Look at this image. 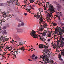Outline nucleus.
<instances>
[{
    "mask_svg": "<svg viewBox=\"0 0 64 64\" xmlns=\"http://www.w3.org/2000/svg\"><path fill=\"white\" fill-rule=\"evenodd\" d=\"M14 2V0H12L11 1V2L12 3V4H14V3H13Z\"/></svg>",
    "mask_w": 64,
    "mask_h": 64,
    "instance_id": "nucleus-35",
    "label": "nucleus"
},
{
    "mask_svg": "<svg viewBox=\"0 0 64 64\" xmlns=\"http://www.w3.org/2000/svg\"><path fill=\"white\" fill-rule=\"evenodd\" d=\"M21 26V24H18V27H20Z\"/></svg>",
    "mask_w": 64,
    "mask_h": 64,
    "instance_id": "nucleus-26",
    "label": "nucleus"
},
{
    "mask_svg": "<svg viewBox=\"0 0 64 64\" xmlns=\"http://www.w3.org/2000/svg\"><path fill=\"white\" fill-rule=\"evenodd\" d=\"M24 23L23 22H22L21 24V26H24Z\"/></svg>",
    "mask_w": 64,
    "mask_h": 64,
    "instance_id": "nucleus-25",
    "label": "nucleus"
},
{
    "mask_svg": "<svg viewBox=\"0 0 64 64\" xmlns=\"http://www.w3.org/2000/svg\"><path fill=\"white\" fill-rule=\"evenodd\" d=\"M38 58V57H37V56H35V58H34V59H37Z\"/></svg>",
    "mask_w": 64,
    "mask_h": 64,
    "instance_id": "nucleus-44",
    "label": "nucleus"
},
{
    "mask_svg": "<svg viewBox=\"0 0 64 64\" xmlns=\"http://www.w3.org/2000/svg\"><path fill=\"white\" fill-rule=\"evenodd\" d=\"M55 16H56V17H58L59 20H60V17H58V16H57V15L54 16V17H55Z\"/></svg>",
    "mask_w": 64,
    "mask_h": 64,
    "instance_id": "nucleus-22",
    "label": "nucleus"
},
{
    "mask_svg": "<svg viewBox=\"0 0 64 64\" xmlns=\"http://www.w3.org/2000/svg\"><path fill=\"white\" fill-rule=\"evenodd\" d=\"M47 56L46 55H44V56L42 55L41 57L40 56V59H41V58H42L43 59V61H45L44 62V64H47V63H51V64H52V63H54V62L52 60H50V61H49V58H47Z\"/></svg>",
    "mask_w": 64,
    "mask_h": 64,
    "instance_id": "nucleus-1",
    "label": "nucleus"
},
{
    "mask_svg": "<svg viewBox=\"0 0 64 64\" xmlns=\"http://www.w3.org/2000/svg\"><path fill=\"white\" fill-rule=\"evenodd\" d=\"M24 3L25 5H27V0H25L24 1Z\"/></svg>",
    "mask_w": 64,
    "mask_h": 64,
    "instance_id": "nucleus-16",
    "label": "nucleus"
},
{
    "mask_svg": "<svg viewBox=\"0 0 64 64\" xmlns=\"http://www.w3.org/2000/svg\"><path fill=\"white\" fill-rule=\"evenodd\" d=\"M50 20H51V19H50V18L48 19V21H50Z\"/></svg>",
    "mask_w": 64,
    "mask_h": 64,
    "instance_id": "nucleus-52",
    "label": "nucleus"
},
{
    "mask_svg": "<svg viewBox=\"0 0 64 64\" xmlns=\"http://www.w3.org/2000/svg\"><path fill=\"white\" fill-rule=\"evenodd\" d=\"M53 25L54 26H56V24L55 23H53Z\"/></svg>",
    "mask_w": 64,
    "mask_h": 64,
    "instance_id": "nucleus-38",
    "label": "nucleus"
},
{
    "mask_svg": "<svg viewBox=\"0 0 64 64\" xmlns=\"http://www.w3.org/2000/svg\"><path fill=\"white\" fill-rule=\"evenodd\" d=\"M35 16L36 17H39V16H37V14H36Z\"/></svg>",
    "mask_w": 64,
    "mask_h": 64,
    "instance_id": "nucleus-48",
    "label": "nucleus"
},
{
    "mask_svg": "<svg viewBox=\"0 0 64 64\" xmlns=\"http://www.w3.org/2000/svg\"><path fill=\"white\" fill-rule=\"evenodd\" d=\"M59 1H60V3H61V1L60 0H59Z\"/></svg>",
    "mask_w": 64,
    "mask_h": 64,
    "instance_id": "nucleus-56",
    "label": "nucleus"
},
{
    "mask_svg": "<svg viewBox=\"0 0 64 64\" xmlns=\"http://www.w3.org/2000/svg\"><path fill=\"white\" fill-rule=\"evenodd\" d=\"M59 24H61V22H59Z\"/></svg>",
    "mask_w": 64,
    "mask_h": 64,
    "instance_id": "nucleus-55",
    "label": "nucleus"
},
{
    "mask_svg": "<svg viewBox=\"0 0 64 64\" xmlns=\"http://www.w3.org/2000/svg\"><path fill=\"white\" fill-rule=\"evenodd\" d=\"M19 44H20V45H22V44H23L22 43V42H20L19 43Z\"/></svg>",
    "mask_w": 64,
    "mask_h": 64,
    "instance_id": "nucleus-37",
    "label": "nucleus"
},
{
    "mask_svg": "<svg viewBox=\"0 0 64 64\" xmlns=\"http://www.w3.org/2000/svg\"><path fill=\"white\" fill-rule=\"evenodd\" d=\"M43 47V45H42V44H39V48L42 49V48Z\"/></svg>",
    "mask_w": 64,
    "mask_h": 64,
    "instance_id": "nucleus-10",
    "label": "nucleus"
},
{
    "mask_svg": "<svg viewBox=\"0 0 64 64\" xmlns=\"http://www.w3.org/2000/svg\"><path fill=\"white\" fill-rule=\"evenodd\" d=\"M44 26L45 27H46H46H47V24H44Z\"/></svg>",
    "mask_w": 64,
    "mask_h": 64,
    "instance_id": "nucleus-24",
    "label": "nucleus"
},
{
    "mask_svg": "<svg viewBox=\"0 0 64 64\" xmlns=\"http://www.w3.org/2000/svg\"><path fill=\"white\" fill-rule=\"evenodd\" d=\"M64 24H62L61 25V26H63Z\"/></svg>",
    "mask_w": 64,
    "mask_h": 64,
    "instance_id": "nucleus-60",
    "label": "nucleus"
},
{
    "mask_svg": "<svg viewBox=\"0 0 64 64\" xmlns=\"http://www.w3.org/2000/svg\"><path fill=\"white\" fill-rule=\"evenodd\" d=\"M26 10L27 12H29V11L30 10V9H28V10L26 9Z\"/></svg>",
    "mask_w": 64,
    "mask_h": 64,
    "instance_id": "nucleus-43",
    "label": "nucleus"
},
{
    "mask_svg": "<svg viewBox=\"0 0 64 64\" xmlns=\"http://www.w3.org/2000/svg\"><path fill=\"white\" fill-rule=\"evenodd\" d=\"M1 32H2L3 33H4V34H6V33H7V32H6V31L5 30H2Z\"/></svg>",
    "mask_w": 64,
    "mask_h": 64,
    "instance_id": "nucleus-14",
    "label": "nucleus"
},
{
    "mask_svg": "<svg viewBox=\"0 0 64 64\" xmlns=\"http://www.w3.org/2000/svg\"><path fill=\"white\" fill-rule=\"evenodd\" d=\"M17 39L18 41H20V38H17Z\"/></svg>",
    "mask_w": 64,
    "mask_h": 64,
    "instance_id": "nucleus-42",
    "label": "nucleus"
},
{
    "mask_svg": "<svg viewBox=\"0 0 64 64\" xmlns=\"http://www.w3.org/2000/svg\"><path fill=\"white\" fill-rule=\"evenodd\" d=\"M7 36H5V37L4 38L6 39V40H7V39H8V38H7Z\"/></svg>",
    "mask_w": 64,
    "mask_h": 64,
    "instance_id": "nucleus-34",
    "label": "nucleus"
},
{
    "mask_svg": "<svg viewBox=\"0 0 64 64\" xmlns=\"http://www.w3.org/2000/svg\"><path fill=\"white\" fill-rule=\"evenodd\" d=\"M63 41H62L61 40V41L59 43V45H60V46H61L62 47H63V46H64V42H63Z\"/></svg>",
    "mask_w": 64,
    "mask_h": 64,
    "instance_id": "nucleus-7",
    "label": "nucleus"
},
{
    "mask_svg": "<svg viewBox=\"0 0 64 64\" xmlns=\"http://www.w3.org/2000/svg\"><path fill=\"white\" fill-rule=\"evenodd\" d=\"M40 39H41L42 40V41H44L45 40V39H44V38H43V37H42V38H41V37H40Z\"/></svg>",
    "mask_w": 64,
    "mask_h": 64,
    "instance_id": "nucleus-19",
    "label": "nucleus"
},
{
    "mask_svg": "<svg viewBox=\"0 0 64 64\" xmlns=\"http://www.w3.org/2000/svg\"><path fill=\"white\" fill-rule=\"evenodd\" d=\"M48 37H51V34L50 33V32H49V33L48 34Z\"/></svg>",
    "mask_w": 64,
    "mask_h": 64,
    "instance_id": "nucleus-21",
    "label": "nucleus"
},
{
    "mask_svg": "<svg viewBox=\"0 0 64 64\" xmlns=\"http://www.w3.org/2000/svg\"><path fill=\"white\" fill-rule=\"evenodd\" d=\"M46 44L47 45V47L48 46H49V44H48V43H47V44Z\"/></svg>",
    "mask_w": 64,
    "mask_h": 64,
    "instance_id": "nucleus-53",
    "label": "nucleus"
},
{
    "mask_svg": "<svg viewBox=\"0 0 64 64\" xmlns=\"http://www.w3.org/2000/svg\"><path fill=\"white\" fill-rule=\"evenodd\" d=\"M2 38H4L5 37V35L4 34H3V36H2Z\"/></svg>",
    "mask_w": 64,
    "mask_h": 64,
    "instance_id": "nucleus-28",
    "label": "nucleus"
},
{
    "mask_svg": "<svg viewBox=\"0 0 64 64\" xmlns=\"http://www.w3.org/2000/svg\"><path fill=\"white\" fill-rule=\"evenodd\" d=\"M8 3H11V2L10 1H8Z\"/></svg>",
    "mask_w": 64,
    "mask_h": 64,
    "instance_id": "nucleus-63",
    "label": "nucleus"
},
{
    "mask_svg": "<svg viewBox=\"0 0 64 64\" xmlns=\"http://www.w3.org/2000/svg\"><path fill=\"white\" fill-rule=\"evenodd\" d=\"M60 30H61L62 31H63V30H63V29H61V28L60 29Z\"/></svg>",
    "mask_w": 64,
    "mask_h": 64,
    "instance_id": "nucleus-57",
    "label": "nucleus"
},
{
    "mask_svg": "<svg viewBox=\"0 0 64 64\" xmlns=\"http://www.w3.org/2000/svg\"><path fill=\"white\" fill-rule=\"evenodd\" d=\"M4 17H2L1 18L2 19V20H4Z\"/></svg>",
    "mask_w": 64,
    "mask_h": 64,
    "instance_id": "nucleus-45",
    "label": "nucleus"
},
{
    "mask_svg": "<svg viewBox=\"0 0 64 64\" xmlns=\"http://www.w3.org/2000/svg\"><path fill=\"white\" fill-rule=\"evenodd\" d=\"M12 17V15H10L8 16V18H10L11 17Z\"/></svg>",
    "mask_w": 64,
    "mask_h": 64,
    "instance_id": "nucleus-29",
    "label": "nucleus"
},
{
    "mask_svg": "<svg viewBox=\"0 0 64 64\" xmlns=\"http://www.w3.org/2000/svg\"><path fill=\"white\" fill-rule=\"evenodd\" d=\"M27 14L26 13H25L24 14V15L25 16H26V15H27Z\"/></svg>",
    "mask_w": 64,
    "mask_h": 64,
    "instance_id": "nucleus-46",
    "label": "nucleus"
},
{
    "mask_svg": "<svg viewBox=\"0 0 64 64\" xmlns=\"http://www.w3.org/2000/svg\"><path fill=\"white\" fill-rule=\"evenodd\" d=\"M32 14H33L34 15V13L32 12Z\"/></svg>",
    "mask_w": 64,
    "mask_h": 64,
    "instance_id": "nucleus-62",
    "label": "nucleus"
},
{
    "mask_svg": "<svg viewBox=\"0 0 64 64\" xmlns=\"http://www.w3.org/2000/svg\"><path fill=\"white\" fill-rule=\"evenodd\" d=\"M59 34L62 35V32H60L59 33Z\"/></svg>",
    "mask_w": 64,
    "mask_h": 64,
    "instance_id": "nucleus-40",
    "label": "nucleus"
},
{
    "mask_svg": "<svg viewBox=\"0 0 64 64\" xmlns=\"http://www.w3.org/2000/svg\"><path fill=\"white\" fill-rule=\"evenodd\" d=\"M4 4L3 3H0V6H3Z\"/></svg>",
    "mask_w": 64,
    "mask_h": 64,
    "instance_id": "nucleus-31",
    "label": "nucleus"
},
{
    "mask_svg": "<svg viewBox=\"0 0 64 64\" xmlns=\"http://www.w3.org/2000/svg\"><path fill=\"white\" fill-rule=\"evenodd\" d=\"M39 30L37 32V33H38V34H41V32L43 30V29L42 28H40V29H39Z\"/></svg>",
    "mask_w": 64,
    "mask_h": 64,
    "instance_id": "nucleus-8",
    "label": "nucleus"
},
{
    "mask_svg": "<svg viewBox=\"0 0 64 64\" xmlns=\"http://www.w3.org/2000/svg\"><path fill=\"white\" fill-rule=\"evenodd\" d=\"M41 34H42V36H45V35H46V33H45L44 32H43Z\"/></svg>",
    "mask_w": 64,
    "mask_h": 64,
    "instance_id": "nucleus-13",
    "label": "nucleus"
},
{
    "mask_svg": "<svg viewBox=\"0 0 64 64\" xmlns=\"http://www.w3.org/2000/svg\"><path fill=\"white\" fill-rule=\"evenodd\" d=\"M62 32H63V33H64V30H62Z\"/></svg>",
    "mask_w": 64,
    "mask_h": 64,
    "instance_id": "nucleus-61",
    "label": "nucleus"
},
{
    "mask_svg": "<svg viewBox=\"0 0 64 64\" xmlns=\"http://www.w3.org/2000/svg\"><path fill=\"white\" fill-rule=\"evenodd\" d=\"M46 48H45V49H46V48H48V47L49 46H46Z\"/></svg>",
    "mask_w": 64,
    "mask_h": 64,
    "instance_id": "nucleus-49",
    "label": "nucleus"
},
{
    "mask_svg": "<svg viewBox=\"0 0 64 64\" xmlns=\"http://www.w3.org/2000/svg\"><path fill=\"white\" fill-rule=\"evenodd\" d=\"M48 7L49 9L48 10V11H50V12H49L48 13V14H47V15L48 17H49V16L52 18V16L51 15H52V13H53V12H55V11L54 9V8L53 6H48Z\"/></svg>",
    "mask_w": 64,
    "mask_h": 64,
    "instance_id": "nucleus-2",
    "label": "nucleus"
},
{
    "mask_svg": "<svg viewBox=\"0 0 64 64\" xmlns=\"http://www.w3.org/2000/svg\"><path fill=\"white\" fill-rule=\"evenodd\" d=\"M60 54L61 55L59 54L58 58L60 60L62 61L63 60L61 58V56H64V49H63L62 50V52L60 53Z\"/></svg>",
    "mask_w": 64,
    "mask_h": 64,
    "instance_id": "nucleus-4",
    "label": "nucleus"
},
{
    "mask_svg": "<svg viewBox=\"0 0 64 64\" xmlns=\"http://www.w3.org/2000/svg\"><path fill=\"white\" fill-rule=\"evenodd\" d=\"M30 3H32L33 2H34V0H30Z\"/></svg>",
    "mask_w": 64,
    "mask_h": 64,
    "instance_id": "nucleus-18",
    "label": "nucleus"
},
{
    "mask_svg": "<svg viewBox=\"0 0 64 64\" xmlns=\"http://www.w3.org/2000/svg\"><path fill=\"white\" fill-rule=\"evenodd\" d=\"M61 39H62V40H64V38H62Z\"/></svg>",
    "mask_w": 64,
    "mask_h": 64,
    "instance_id": "nucleus-58",
    "label": "nucleus"
},
{
    "mask_svg": "<svg viewBox=\"0 0 64 64\" xmlns=\"http://www.w3.org/2000/svg\"><path fill=\"white\" fill-rule=\"evenodd\" d=\"M17 50L18 51L19 50H23V51H24V50H25V48H24V46L23 45L22 46V47L21 48H20L18 49Z\"/></svg>",
    "mask_w": 64,
    "mask_h": 64,
    "instance_id": "nucleus-9",
    "label": "nucleus"
},
{
    "mask_svg": "<svg viewBox=\"0 0 64 64\" xmlns=\"http://www.w3.org/2000/svg\"><path fill=\"white\" fill-rule=\"evenodd\" d=\"M17 21H19V22H21V21L19 19H18L17 20Z\"/></svg>",
    "mask_w": 64,
    "mask_h": 64,
    "instance_id": "nucleus-36",
    "label": "nucleus"
},
{
    "mask_svg": "<svg viewBox=\"0 0 64 64\" xmlns=\"http://www.w3.org/2000/svg\"><path fill=\"white\" fill-rule=\"evenodd\" d=\"M1 39H2V40H3V41H7V40L6 39L4 38H1Z\"/></svg>",
    "mask_w": 64,
    "mask_h": 64,
    "instance_id": "nucleus-23",
    "label": "nucleus"
},
{
    "mask_svg": "<svg viewBox=\"0 0 64 64\" xmlns=\"http://www.w3.org/2000/svg\"><path fill=\"white\" fill-rule=\"evenodd\" d=\"M14 2L15 3H17L18 2V0H14Z\"/></svg>",
    "mask_w": 64,
    "mask_h": 64,
    "instance_id": "nucleus-32",
    "label": "nucleus"
},
{
    "mask_svg": "<svg viewBox=\"0 0 64 64\" xmlns=\"http://www.w3.org/2000/svg\"><path fill=\"white\" fill-rule=\"evenodd\" d=\"M53 3H54V4H56V5L58 3L57 2H56L55 1L53 2Z\"/></svg>",
    "mask_w": 64,
    "mask_h": 64,
    "instance_id": "nucleus-20",
    "label": "nucleus"
},
{
    "mask_svg": "<svg viewBox=\"0 0 64 64\" xmlns=\"http://www.w3.org/2000/svg\"><path fill=\"white\" fill-rule=\"evenodd\" d=\"M42 46H43V48H45V45H42Z\"/></svg>",
    "mask_w": 64,
    "mask_h": 64,
    "instance_id": "nucleus-54",
    "label": "nucleus"
},
{
    "mask_svg": "<svg viewBox=\"0 0 64 64\" xmlns=\"http://www.w3.org/2000/svg\"><path fill=\"white\" fill-rule=\"evenodd\" d=\"M28 60L29 61H32V60H30V59H28Z\"/></svg>",
    "mask_w": 64,
    "mask_h": 64,
    "instance_id": "nucleus-59",
    "label": "nucleus"
},
{
    "mask_svg": "<svg viewBox=\"0 0 64 64\" xmlns=\"http://www.w3.org/2000/svg\"><path fill=\"white\" fill-rule=\"evenodd\" d=\"M16 53H17V54H18V53H20V51H18Z\"/></svg>",
    "mask_w": 64,
    "mask_h": 64,
    "instance_id": "nucleus-50",
    "label": "nucleus"
},
{
    "mask_svg": "<svg viewBox=\"0 0 64 64\" xmlns=\"http://www.w3.org/2000/svg\"><path fill=\"white\" fill-rule=\"evenodd\" d=\"M48 42H49L50 41V39H48Z\"/></svg>",
    "mask_w": 64,
    "mask_h": 64,
    "instance_id": "nucleus-47",
    "label": "nucleus"
},
{
    "mask_svg": "<svg viewBox=\"0 0 64 64\" xmlns=\"http://www.w3.org/2000/svg\"><path fill=\"white\" fill-rule=\"evenodd\" d=\"M2 29H4V30L6 29V27L3 26L2 27Z\"/></svg>",
    "mask_w": 64,
    "mask_h": 64,
    "instance_id": "nucleus-30",
    "label": "nucleus"
},
{
    "mask_svg": "<svg viewBox=\"0 0 64 64\" xmlns=\"http://www.w3.org/2000/svg\"><path fill=\"white\" fill-rule=\"evenodd\" d=\"M9 55H13V53L11 52H9Z\"/></svg>",
    "mask_w": 64,
    "mask_h": 64,
    "instance_id": "nucleus-27",
    "label": "nucleus"
},
{
    "mask_svg": "<svg viewBox=\"0 0 64 64\" xmlns=\"http://www.w3.org/2000/svg\"><path fill=\"white\" fill-rule=\"evenodd\" d=\"M60 30V29H59V28H58L57 30Z\"/></svg>",
    "mask_w": 64,
    "mask_h": 64,
    "instance_id": "nucleus-64",
    "label": "nucleus"
},
{
    "mask_svg": "<svg viewBox=\"0 0 64 64\" xmlns=\"http://www.w3.org/2000/svg\"><path fill=\"white\" fill-rule=\"evenodd\" d=\"M6 26L7 27H9V26H10L9 24H6Z\"/></svg>",
    "mask_w": 64,
    "mask_h": 64,
    "instance_id": "nucleus-39",
    "label": "nucleus"
},
{
    "mask_svg": "<svg viewBox=\"0 0 64 64\" xmlns=\"http://www.w3.org/2000/svg\"><path fill=\"white\" fill-rule=\"evenodd\" d=\"M57 39V41H56V42H58V44H59V43H60V42H61V41L60 40H58V39L57 38H56Z\"/></svg>",
    "mask_w": 64,
    "mask_h": 64,
    "instance_id": "nucleus-17",
    "label": "nucleus"
},
{
    "mask_svg": "<svg viewBox=\"0 0 64 64\" xmlns=\"http://www.w3.org/2000/svg\"><path fill=\"white\" fill-rule=\"evenodd\" d=\"M46 51L47 52H49V50L48 49H47V50H46Z\"/></svg>",
    "mask_w": 64,
    "mask_h": 64,
    "instance_id": "nucleus-41",
    "label": "nucleus"
},
{
    "mask_svg": "<svg viewBox=\"0 0 64 64\" xmlns=\"http://www.w3.org/2000/svg\"><path fill=\"white\" fill-rule=\"evenodd\" d=\"M56 5L57 6V7L58 8H61L62 7L58 3Z\"/></svg>",
    "mask_w": 64,
    "mask_h": 64,
    "instance_id": "nucleus-11",
    "label": "nucleus"
},
{
    "mask_svg": "<svg viewBox=\"0 0 64 64\" xmlns=\"http://www.w3.org/2000/svg\"><path fill=\"white\" fill-rule=\"evenodd\" d=\"M47 50L44 48V52H43V54H44V53H47V52H47Z\"/></svg>",
    "mask_w": 64,
    "mask_h": 64,
    "instance_id": "nucleus-15",
    "label": "nucleus"
},
{
    "mask_svg": "<svg viewBox=\"0 0 64 64\" xmlns=\"http://www.w3.org/2000/svg\"><path fill=\"white\" fill-rule=\"evenodd\" d=\"M16 29H17V32H16V33H23V30L22 28H16Z\"/></svg>",
    "mask_w": 64,
    "mask_h": 64,
    "instance_id": "nucleus-6",
    "label": "nucleus"
},
{
    "mask_svg": "<svg viewBox=\"0 0 64 64\" xmlns=\"http://www.w3.org/2000/svg\"><path fill=\"white\" fill-rule=\"evenodd\" d=\"M30 34L31 36H32L33 38H38V36L36 34V32L34 30H32L30 32Z\"/></svg>",
    "mask_w": 64,
    "mask_h": 64,
    "instance_id": "nucleus-3",
    "label": "nucleus"
},
{
    "mask_svg": "<svg viewBox=\"0 0 64 64\" xmlns=\"http://www.w3.org/2000/svg\"><path fill=\"white\" fill-rule=\"evenodd\" d=\"M37 16H38V17L37 18V19H39V18L40 17V16H41V18L40 19V22H42V23H43V18L42 17V16H41V14H40L41 15H39V13H38V14H37Z\"/></svg>",
    "mask_w": 64,
    "mask_h": 64,
    "instance_id": "nucleus-5",
    "label": "nucleus"
},
{
    "mask_svg": "<svg viewBox=\"0 0 64 64\" xmlns=\"http://www.w3.org/2000/svg\"><path fill=\"white\" fill-rule=\"evenodd\" d=\"M35 54H33L32 56H30V57L31 58H32V59H34V57H35Z\"/></svg>",
    "mask_w": 64,
    "mask_h": 64,
    "instance_id": "nucleus-12",
    "label": "nucleus"
},
{
    "mask_svg": "<svg viewBox=\"0 0 64 64\" xmlns=\"http://www.w3.org/2000/svg\"><path fill=\"white\" fill-rule=\"evenodd\" d=\"M54 46V49L55 48H56V47H57V46H56V45H55V46Z\"/></svg>",
    "mask_w": 64,
    "mask_h": 64,
    "instance_id": "nucleus-51",
    "label": "nucleus"
},
{
    "mask_svg": "<svg viewBox=\"0 0 64 64\" xmlns=\"http://www.w3.org/2000/svg\"><path fill=\"white\" fill-rule=\"evenodd\" d=\"M60 36V40H61V39H62V37H63V36Z\"/></svg>",
    "mask_w": 64,
    "mask_h": 64,
    "instance_id": "nucleus-33",
    "label": "nucleus"
}]
</instances>
